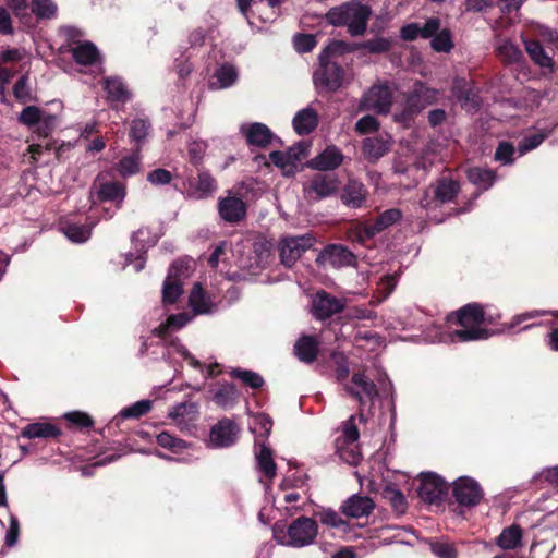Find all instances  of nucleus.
Returning <instances> with one entry per match:
<instances>
[{"label":"nucleus","mask_w":558,"mask_h":558,"mask_svg":"<svg viewBox=\"0 0 558 558\" xmlns=\"http://www.w3.org/2000/svg\"><path fill=\"white\" fill-rule=\"evenodd\" d=\"M447 320L457 324L461 329L449 335V340L454 341H475L488 338V331L482 327L484 323L483 308L478 304H468L457 312L448 315Z\"/></svg>","instance_id":"f257e3e1"},{"label":"nucleus","mask_w":558,"mask_h":558,"mask_svg":"<svg viewBox=\"0 0 558 558\" xmlns=\"http://www.w3.org/2000/svg\"><path fill=\"white\" fill-rule=\"evenodd\" d=\"M369 16L371 10L368 7L353 1L331 8L326 13V20L329 24L347 26L349 33L353 36L364 34Z\"/></svg>","instance_id":"f03ea898"},{"label":"nucleus","mask_w":558,"mask_h":558,"mask_svg":"<svg viewBox=\"0 0 558 558\" xmlns=\"http://www.w3.org/2000/svg\"><path fill=\"white\" fill-rule=\"evenodd\" d=\"M318 534V525L311 518L301 517L294 520L287 532L274 530L276 542L282 546L301 548L314 543Z\"/></svg>","instance_id":"7ed1b4c3"},{"label":"nucleus","mask_w":558,"mask_h":558,"mask_svg":"<svg viewBox=\"0 0 558 558\" xmlns=\"http://www.w3.org/2000/svg\"><path fill=\"white\" fill-rule=\"evenodd\" d=\"M359 429L355 424V416L344 423L342 434L336 440L337 453L340 459L350 465H356L361 460V451L359 447Z\"/></svg>","instance_id":"20e7f679"},{"label":"nucleus","mask_w":558,"mask_h":558,"mask_svg":"<svg viewBox=\"0 0 558 558\" xmlns=\"http://www.w3.org/2000/svg\"><path fill=\"white\" fill-rule=\"evenodd\" d=\"M192 260H179L171 265L162 286V303L173 304L183 293V280L190 276Z\"/></svg>","instance_id":"39448f33"},{"label":"nucleus","mask_w":558,"mask_h":558,"mask_svg":"<svg viewBox=\"0 0 558 558\" xmlns=\"http://www.w3.org/2000/svg\"><path fill=\"white\" fill-rule=\"evenodd\" d=\"M392 104V92L387 84H374L362 96L359 109L371 110L376 113H387Z\"/></svg>","instance_id":"423d86ee"},{"label":"nucleus","mask_w":558,"mask_h":558,"mask_svg":"<svg viewBox=\"0 0 558 558\" xmlns=\"http://www.w3.org/2000/svg\"><path fill=\"white\" fill-rule=\"evenodd\" d=\"M313 244L314 239L311 234L282 239L279 247L281 262L289 267L292 266Z\"/></svg>","instance_id":"0eeeda50"},{"label":"nucleus","mask_w":558,"mask_h":558,"mask_svg":"<svg viewBox=\"0 0 558 558\" xmlns=\"http://www.w3.org/2000/svg\"><path fill=\"white\" fill-rule=\"evenodd\" d=\"M308 147L304 144H299L291 147L288 151H272L269 159L280 168L286 175H292L298 170L301 160L307 156Z\"/></svg>","instance_id":"6e6552de"},{"label":"nucleus","mask_w":558,"mask_h":558,"mask_svg":"<svg viewBox=\"0 0 558 558\" xmlns=\"http://www.w3.org/2000/svg\"><path fill=\"white\" fill-rule=\"evenodd\" d=\"M453 496L458 504L473 507L482 500L483 490L476 481L463 476L453 483Z\"/></svg>","instance_id":"1a4fd4ad"},{"label":"nucleus","mask_w":558,"mask_h":558,"mask_svg":"<svg viewBox=\"0 0 558 558\" xmlns=\"http://www.w3.org/2000/svg\"><path fill=\"white\" fill-rule=\"evenodd\" d=\"M319 68L314 73V83L318 88L336 90L342 83V69L332 61H319Z\"/></svg>","instance_id":"9d476101"},{"label":"nucleus","mask_w":558,"mask_h":558,"mask_svg":"<svg viewBox=\"0 0 558 558\" xmlns=\"http://www.w3.org/2000/svg\"><path fill=\"white\" fill-rule=\"evenodd\" d=\"M349 395L355 398L361 405L372 402L377 396L376 385L364 373H355L350 383L344 385Z\"/></svg>","instance_id":"9b49d317"},{"label":"nucleus","mask_w":558,"mask_h":558,"mask_svg":"<svg viewBox=\"0 0 558 558\" xmlns=\"http://www.w3.org/2000/svg\"><path fill=\"white\" fill-rule=\"evenodd\" d=\"M345 307L344 301L325 291H318L312 301V314L317 319H326Z\"/></svg>","instance_id":"f8f14e48"},{"label":"nucleus","mask_w":558,"mask_h":558,"mask_svg":"<svg viewBox=\"0 0 558 558\" xmlns=\"http://www.w3.org/2000/svg\"><path fill=\"white\" fill-rule=\"evenodd\" d=\"M447 490L446 483L434 473H422L418 495L421 499L428 504H434L441 499Z\"/></svg>","instance_id":"ddd939ff"},{"label":"nucleus","mask_w":558,"mask_h":558,"mask_svg":"<svg viewBox=\"0 0 558 558\" xmlns=\"http://www.w3.org/2000/svg\"><path fill=\"white\" fill-rule=\"evenodd\" d=\"M220 217L228 222H238L246 215V204L235 195H227L220 198L218 204Z\"/></svg>","instance_id":"4468645a"},{"label":"nucleus","mask_w":558,"mask_h":558,"mask_svg":"<svg viewBox=\"0 0 558 558\" xmlns=\"http://www.w3.org/2000/svg\"><path fill=\"white\" fill-rule=\"evenodd\" d=\"M339 189V181L333 175L316 174L305 186L310 197L324 198L335 194Z\"/></svg>","instance_id":"2eb2a0df"},{"label":"nucleus","mask_w":558,"mask_h":558,"mask_svg":"<svg viewBox=\"0 0 558 558\" xmlns=\"http://www.w3.org/2000/svg\"><path fill=\"white\" fill-rule=\"evenodd\" d=\"M238 434L239 428L233 422L222 420L213 426L209 441L214 447H228L235 441Z\"/></svg>","instance_id":"dca6fc26"},{"label":"nucleus","mask_w":558,"mask_h":558,"mask_svg":"<svg viewBox=\"0 0 558 558\" xmlns=\"http://www.w3.org/2000/svg\"><path fill=\"white\" fill-rule=\"evenodd\" d=\"M168 416L180 429H186L198 417V405L192 401H185L172 407Z\"/></svg>","instance_id":"f3484780"},{"label":"nucleus","mask_w":558,"mask_h":558,"mask_svg":"<svg viewBox=\"0 0 558 558\" xmlns=\"http://www.w3.org/2000/svg\"><path fill=\"white\" fill-rule=\"evenodd\" d=\"M240 132L245 136L250 145L258 147L267 146L274 137L270 129L259 122L244 123L240 126Z\"/></svg>","instance_id":"a211bd4d"},{"label":"nucleus","mask_w":558,"mask_h":558,"mask_svg":"<svg viewBox=\"0 0 558 558\" xmlns=\"http://www.w3.org/2000/svg\"><path fill=\"white\" fill-rule=\"evenodd\" d=\"M343 161V155L338 147L330 145L319 155L311 159L307 166L312 169L328 171L338 168Z\"/></svg>","instance_id":"6ab92c4d"},{"label":"nucleus","mask_w":558,"mask_h":558,"mask_svg":"<svg viewBox=\"0 0 558 558\" xmlns=\"http://www.w3.org/2000/svg\"><path fill=\"white\" fill-rule=\"evenodd\" d=\"M95 194L97 201L116 202L118 206H120L125 197V187L117 182L99 183L95 184L92 189V197H94Z\"/></svg>","instance_id":"aec40b11"},{"label":"nucleus","mask_w":558,"mask_h":558,"mask_svg":"<svg viewBox=\"0 0 558 558\" xmlns=\"http://www.w3.org/2000/svg\"><path fill=\"white\" fill-rule=\"evenodd\" d=\"M458 184L451 180H441L433 187L432 193L434 198L432 202L421 201V205L425 208L436 207L437 204L448 203L453 199L458 193Z\"/></svg>","instance_id":"412c9836"},{"label":"nucleus","mask_w":558,"mask_h":558,"mask_svg":"<svg viewBox=\"0 0 558 558\" xmlns=\"http://www.w3.org/2000/svg\"><path fill=\"white\" fill-rule=\"evenodd\" d=\"M440 23L438 19H429L423 26L417 23H411L401 28V38L404 40H414L417 37H432L438 29Z\"/></svg>","instance_id":"4be33fe9"},{"label":"nucleus","mask_w":558,"mask_h":558,"mask_svg":"<svg viewBox=\"0 0 558 558\" xmlns=\"http://www.w3.org/2000/svg\"><path fill=\"white\" fill-rule=\"evenodd\" d=\"M391 146V137L388 134H381L375 137H368L363 142V153L368 160L376 161L381 158Z\"/></svg>","instance_id":"5701e85b"},{"label":"nucleus","mask_w":558,"mask_h":558,"mask_svg":"<svg viewBox=\"0 0 558 558\" xmlns=\"http://www.w3.org/2000/svg\"><path fill=\"white\" fill-rule=\"evenodd\" d=\"M374 508V502L366 496H352L342 506L344 514L351 518H362L368 515Z\"/></svg>","instance_id":"b1692460"},{"label":"nucleus","mask_w":558,"mask_h":558,"mask_svg":"<svg viewBox=\"0 0 558 558\" xmlns=\"http://www.w3.org/2000/svg\"><path fill=\"white\" fill-rule=\"evenodd\" d=\"M318 124V114L312 108H304L296 112L293 118V128L298 134H308Z\"/></svg>","instance_id":"393cba45"},{"label":"nucleus","mask_w":558,"mask_h":558,"mask_svg":"<svg viewBox=\"0 0 558 558\" xmlns=\"http://www.w3.org/2000/svg\"><path fill=\"white\" fill-rule=\"evenodd\" d=\"M401 218V213L398 209H388L380 214L378 218L369 225H366L364 228L365 236L371 238L376 233L381 232L389 226L393 225Z\"/></svg>","instance_id":"a878e982"},{"label":"nucleus","mask_w":558,"mask_h":558,"mask_svg":"<svg viewBox=\"0 0 558 558\" xmlns=\"http://www.w3.org/2000/svg\"><path fill=\"white\" fill-rule=\"evenodd\" d=\"M189 305L195 314H207L211 312L214 304L204 292L199 283H195L189 295Z\"/></svg>","instance_id":"bb28decb"},{"label":"nucleus","mask_w":558,"mask_h":558,"mask_svg":"<svg viewBox=\"0 0 558 558\" xmlns=\"http://www.w3.org/2000/svg\"><path fill=\"white\" fill-rule=\"evenodd\" d=\"M142 155L140 147H136L130 155L124 156L117 163L116 170L123 177H132L141 171Z\"/></svg>","instance_id":"cd10ccee"},{"label":"nucleus","mask_w":558,"mask_h":558,"mask_svg":"<svg viewBox=\"0 0 558 558\" xmlns=\"http://www.w3.org/2000/svg\"><path fill=\"white\" fill-rule=\"evenodd\" d=\"M74 60L83 65L94 64L99 59L97 47L90 41L77 44L72 49Z\"/></svg>","instance_id":"c85d7f7f"},{"label":"nucleus","mask_w":558,"mask_h":558,"mask_svg":"<svg viewBox=\"0 0 558 558\" xmlns=\"http://www.w3.org/2000/svg\"><path fill=\"white\" fill-rule=\"evenodd\" d=\"M522 530L518 525L505 527L496 538V544L504 550L514 549L521 545Z\"/></svg>","instance_id":"c756f323"},{"label":"nucleus","mask_w":558,"mask_h":558,"mask_svg":"<svg viewBox=\"0 0 558 558\" xmlns=\"http://www.w3.org/2000/svg\"><path fill=\"white\" fill-rule=\"evenodd\" d=\"M318 342L315 338L304 336L298 340L294 345L296 356L305 362L311 363L316 359Z\"/></svg>","instance_id":"7c9ffc66"},{"label":"nucleus","mask_w":558,"mask_h":558,"mask_svg":"<svg viewBox=\"0 0 558 558\" xmlns=\"http://www.w3.org/2000/svg\"><path fill=\"white\" fill-rule=\"evenodd\" d=\"M365 189L361 182L350 180L342 194V201L351 207H360L365 199Z\"/></svg>","instance_id":"2f4dec72"},{"label":"nucleus","mask_w":558,"mask_h":558,"mask_svg":"<svg viewBox=\"0 0 558 558\" xmlns=\"http://www.w3.org/2000/svg\"><path fill=\"white\" fill-rule=\"evenodd\" d=\"M168 353L170 355L178 354L182 359L189 361L191 366H193L195 368H201L202 372L205 373L206 377H213V376H215L218 373V372H215V368L219 366L217 363L213 364V365H209L206 369H204L202 367L201 363L194 356H192L190 354V352L187 351V349L184 345H182L179 342H172L170 344V347H169Z\"/></svg>","instance_id":"473e14b6"},{"label":"nucleus","mask_w":558,"mask_h":558,"mask_svg":"<svg viewBox=\"0 0 558 558\" xmlns=\"http://www.w3.org/2000/svg\"><path fill=\"white\" fill-rule=\"evenodd\" d=\"M323 258L335 267H341L351 264L353 255L341 245H332L325 251Z\"/></svg>","instance_id":"72a5a7b5"},{"label":"nucleus","mask_w":558,"mask_h":558,"mask_svg":"<svg viewBox=\"0 0 558 558\" xmlns=\"http://www.w3.org/2000/svg\"><path fill=\"white\" fill-rule=\"evenodd\" d=\"M58 434V428L49 423H32L22 430V436L28 439L54 437Z\"/></svg>","instance_id":"f704fd0d"},{"label":"nucleus","mask_w":558,"mask_h":558,"mask_svg":"<svg viewBox=\"0 0 558 558\" xmlns=\"http://www.w3.org/2000/svg\"><path fill=\"white\" fill-rule=\"evenodd\" d=\"M452 93L466 110H472L478 106L475 95L466 89V82L464 80H454Z\"/></svg>","instance_id":"c9c22d12"},{"label":"nucleus","mask_w":558,"mask_h":558,"mask_svg":"<svg viewBox=\"0 0 558 558\" xmlns=\"http://www.w3.org/2000/svg\"><path fill=\"white\" fill-rule=\"evenodd\" d=\"M238 78V73L232 65L220 66L210 82V86L215 89H222L231 86Z\"/></svg>","instance_id":"e433bc0d"},{"label":"nucleus","mask_w":558,"mask_h":558,"mask_svg":"<svg viewBox=\"0 0 558 558\" xmlns=\"http://www.w3.org/2000/svg\"><path fill=\"white\" fill-rule=\"evenodd\" d=\"M144 234V230H138L133 234L132 241L138 254L134 256L133 253H130L125 257L128 264H133L135 271H141L145 266V259L142 254V252L146 248L145 240L142 238Z\"/></svg>","instance_id":"4c0bfd02"},{"label":"nucleus","mask_w":558,"mask_h":558,"mask_svg":"<svg viewBox=\"0 0 558 558\" xmlns=\"http://www.w3.org/2000/svg\"><path fill=\"white\" fill-rule=\"evenodd\" d=\"M238 400V391L232 384H223L214 393V401L221 408H231Z\"/></svg>","instance_id":"58836bf2"},{"label":"nucleus","mask_w":558,"mask_h":558,"mask_svg":"<svg viewBox=\"0 0 558 558\" xmlns=\"http://www.w3.org/2000/svg\"><path fill=\"white\" fill-rule=\"evenodd\" d=\"M525 50L531 59L542 68H551V58L545 52L544 48L533 40H525Z\"/></svg>","instance_id":"ea45409f"},{"label":"nucleus","mask_w":558,"mask_h":558,"mask_svg":"<svg viewBox=\"0 0 558 558\" xmlns=\"http://www.w3.org/2000/svg\"><path fill=\"white\" fill-rule=\"evenodd\" d=\"M256 459L259 470L268 480H272L276 476V464L270 449L266 446H262L256 453Z\"/></svg>","instance_id":"a19ab883"},{"label":"nucleus","mask_w":558,"mask_h":558,"mask_svg":"<svg viewBox=\"0 0 558 558\" xmlns=\"http://www.w3.org/2000/svg\"><path fill=\"white\" fill-rule=\"evenodd\" d=\"M357 46H352L342 40H333L331 41L319 54V61H331V58L342 56L344 53L351 52L355 50Z\"/></svg>","instance_id":"79ce46f5"},{"label":"nucleus","mask_w":558,"mask_h":558,"mask_svg":"<svg viewBox=\"0 0 558 558\" xmlns=\"http://www.w3.org/2000/svg\"><path fill=\"white\" fill-rule=\"evenodd\" d=\"M8 8L13 12L23 24L28 25L32 22V2L28 0H5Z\"/></svg>","instance_id":"37998d69"},{"label":"nucleus","mask_w":558,"mask_h":558,"mask_svg":"<svg viewBox=\"0 0 558 558\" xmlns=\"http://www.w3.org/2000/svg\"><path fill=\"white\" fill-rule=\"evenodd\" d=\"M105 89L111 100L126 101L129 99V93L120 78L110 77L105 80Z\"/></svg>","instance_id":"c03bdc74"},{"label":"nucleus","mask_w":558,"mask_h":558,"mask_svg":"<svg viewBox=\"0 0 558 558\" xmlns=\"http://www.w3.org/2000/svg\"><path fill=\"white\" fill-rule=\"evenodd\" d=\"M497 51L499 57L508 63H517L522 58L521 50L507 39H499Z\"/></svg>","instance_id":"a18cd8bd"},{"label":"nucleus","mask_w":558,"mask_h":558,"mask_svg":"<svg viewBox=\"0 0 558 558\" xmlns=\"http://www.w3.org/2000/svg\"><path fill=\"white\" fill-rule=\"evenodd\" d=\"M469 180L478 187L486 190L493 185L495 174L490 170L472 168L468 171Z\"/></svg>","instance_id":"49530a36"},{"label":"nucleus","mask_w":558,"mask_h":558,"mask_svg":"<svg viewBox=\"0 0 558 558\" xmlns=\"http://www.w3.org/2000/svg\"><path fill=\"white\" fill-rule=\"evenodd\" d=\"M428 544L432 553L437 558H458V549L453 543L445 539H434Z\"/></svg>","instance_id":"de8ad7c7"},{"label":"nucleus","mask_w":558,"mask_h":558,"mask_svg":"<svg viewBox=\"0 0 558 558\" xmlns=\"http://www.w3.org/2000/svg\"><path fill=\"white\" fill-rule=\"evenodd\" d=\"M57 10V4L52 0H32L31 11L38 19H52Z\"/></svg>","instance_id":"09e8293b"},{"label":"nucleus","mask_w":558,"mask_h":558,"mask_svg":"<svg viewBox=\"0 0 558 558\" xmlns=\"http://www.w3.org/2000/svg\"><path fill=\"white\" fill-rule=\"evenodd\" d=\"M149 128L150 123L145 119H135L132 121L130 138L137 144V147L141 148L143 142L148 136Z\"/></svg>","instance_id":"8fccbe9b"},{"label":"nucleus","mask_w":558,"mask_h":558,"mask_svg":"<svg viewBox=\"0 0 558 558\" xmlns=\"http://www.w3.org/2000/svg\"><path fill=\"white\" fill-rule=\"evenodd\" d=\"M64 235L73 243H83L87 241L92 233L89 226L69 225L63 228Z\"/></svg>","instance_id":"3c124183"},{"label":"nucleus","mask_w":558,"mask_h":558,"mask_svg":"<svg viewBox=\"0 0 558 558\" xmlns=\"http://www.w3.org/2000/svg\"><path fill=\"white\" fill-rule=\"evenodd\" d=\"M192 319V316H190L186 313H180L177 315H170L166 322V324L160 325L158 328L155 329V332L158 336H162L168 329L178 330L185 326L190 320Z\"/></svg>","instance_id":"603ef678"},{"label":"nucleus","mask_w":558,"mask_h":558,"mask_svg":"<svg viewBox=\"0 0 558 558\" xmlns=\"http://www.w3.org/2000/svg\"><path fill=\"white\" fill-rule=\"evenodd\" d=\"M548 136V132L539 131L524 137L518 146L519 155L522 156L530 150L538 147L544 140Z\"/></svg>","instance_id":"864d4df0"},{"label":"nucleus","mask_w":558,"mask_h":558,"mask_svg":"<svg viewBox=\"0 0 558 558\" xmlns=\"http://www.w3.org/2000/svg\"><path fill=\"white\" fill-rule=\"evenodd\" d=\"M231 376L241 379L245 385H247L251 388H259L263 386L264 380L263 378L255 372L246 371V369H240V368H233L230 372Z\"/></svg>","instance_id":"5fc2aeb1"},{"label":"nucleus","mask_w":558,"mask_h":558,"mask_svg":"<svg viewBox=\"0 0 558 558\" xmlns=\"http://www.w3.org/2000/svg\"><path fill=\"white\" fill-rule=\"evenodd\" d=\"M150 409L151 402L149 400H141L121 410L120 416L123 418H137L149 412Z\"/></svg>","instance_id":"6e6d98bb"},{"label":"nucleus","mask_w":558,"mask_h":558,"mask_svg":"<svg viewBox=\"0 0 558 558\" xmlns=\"http://www.w3.org/2000/svg\"><path fill=\"white\" fill-rule=\"evenodd\" d=\"M272 427L271 420L266 414H257L251 423V430L259 437H267Z\"/></svg>","instance_id":"4d7b16f0"},{"label":"nucleus","mask_w":558,"mask_h":558,"mask_svg":"<svg viewBox=\"0 0 558 558\" xmlns=\"http://www.w3.org/2000/svg\"><path fill=\"white\" fill-rule=\"evenodd\" d=\"M383 495L391 504V506L397 512H404L407 502L403 494L400 490L391 486H387L385 487Z\"/></svg>","instance_id":"13d9d810"},{"label":"nucleus","mask_w":558,"mask_h":558,"mask_svg":"<svg viewBox=\"0 0 558 558\" xmlns=\"http://www.w3.org/2000/svg\"><path fill=\"white\" fill-rule=\"evenodd\" d=\"M215 190V181L211 175L207 172H201L198 174L197 183L195 186V196L203 198Z\"/></svg>","instance_id":"bf43d9fd"},{"label":"nucleus","mask_w":558,"mask_h":558,"mask_svg":"<svg viewBox=\"0 0 558 558\" xmlns=\"http://www.w3.org/2000/svg\"><path fill=\"white\" fill-rule=\"evenodd\" d=\"M44 111L36 106H27L24 108L19 117V121L28 126L34 128L39 123Z\"/></svg>","instance_id":"052dcab7"},{"label":"nucleus","mask_w":558,"mask_h":558,"mask_svg":"<svg viewBox=\"0 0 558 558\" xmlns=\"http://www.w3.org/2000/svg\"><path fill=\"white\" fill-rule=\"evenodd\" d=\"M432 47L437 52H449L453 47L450 32L442 29L437 33L432 39Z\"/></svg>","instance_id":"680f3d73"},{"label":"nucleus","mask_w":558,"mask_h":558,"mask_svg":"<svg viewBox=\"0 0 558 558\" xmlns=\"http://www.w3.org/2000/svg\"><path fill=\"white\" fill-rule=\"evenodd\" d=\"M390 47L391 40L385 37H376L357 46V48H364L371 53H383L388 51Z\"/></svg>","instance_id":"e2e57ef3"},{"label":"nucleus","mask_w":558,"mask_h":558,"mask_svg":"<svg viewBox=\"0 0 558 558\" xmlns=\"http://www.w3.org/2000/svg\"><path fill=\"white\" fill-rule=\"evenodd\" d=\"M437 96V90L434 88H429L423 84H418L414 90L413 96L410 98L411 106L415 100H422L423 106L427 104H432Z\"/></svg>","instance_id":"0e129e2a"},{"label":"nucleus","mask_w":558,"mask_h":558,"mask_svg":"<svg viewBox=\"0 0 558 558\" xmlns=\"http://www.w3.org/2000/svg\"><path fill=\"white\" fill-rule=\"evenodd\" d=\"M157 442L159 446L170 449L174 452H179L186 447L183 440L175 438L167 432L160 433L157 436Z\"/></svg>","instance_id":"69168bd1"},{"label":"nucleus","mask_w":558,"mask_h":558,"mask_svg":"<svg viewBox=\"0 0 558 558\" xmlns=\"http://www.w3.org/2000/svg\"><path fill=\"white\" fill-rule=\"evenodd\" d=\"M319 521L327 526L335 527V529H344L345 522L342 520V518L332 510H323L318 514Z\"/></svg>","instance_id":"338daca9"},{"label":"nucleus","mask_w":558,"mask_h":558,"mask_svg":"<svg viewBox=\"0 0 558 558\" xmlns=\"http://www.w3.org/2000/svg\"><path fill=\"white\" fill-rule=\"evenodd\" d=\"M294 48L299 52H308L316 46V38L310 34H299L293 39Z\"/></svg>","instance_id":"774afa93"}]
</instances>
